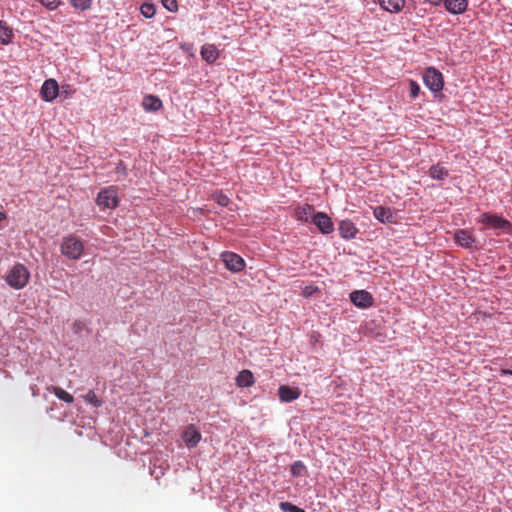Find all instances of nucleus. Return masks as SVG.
Listing matches in <instances>:
<instances>
[{"instance_id": "nucleus-3", "label": "nucleus", "mask_w": 512, "mask_h": 512, "mask_svg": "<svg viewBox=\"0 0 512 512\" xmlns=\"http://www.w3.org/2000/svg\"><path fill=\"white\" fill-rule=\"evenodd\" d=\"M29 271L23 264H16L8 272L6 282L14 289H22L29 281Z\"/></svg>"}, {"instance_id": "nucleus-15", "label": "nucleus", "mask_w": 512, "mask_h": 512, "mask_svg": "<svg viewBox=\"0 0 512 512\" xmlns=\"http://www.w3.org/2000/svg\"><path fill=\"white\" fill-rule=\"evenodd\" d=\"M236 385L240 388H248L254 385V375L250 370L244 369L240 371L235 379Z\"/></svg>"}, {"instance_id": "nucleus-7", "label": "nucleus", "mask_w": 512, "mask_h": 512, "mask_svg": "<svg viewBox=\"0 0 512 512\" xmlns=\"http://www.w3.org/2000/svg\"><path fill=\"white\" fill-rule=\"evenodd\" d=\"M41 98L46 102H52L59 95V85L55 79H47L40 90Z\"/></svg>"}, {"instance_id": "nucleus-9", "label": "nucleus", "mask_w": 512, "mask_h": 512, "mask_svg": "<svg viewBox=\"0 0 512 512\" xmlns=\"http://www.w3.org/2000/svg\"><path fill=\"white\" fill-rule=\"evenodd\" d=\"M312 222L317 226L323 234H329L333 231L334 226L331 218L324 212H317L312 217Z\"/></svg>"}, {"instance_id": "nucleus-14", "label": "nucleus", "mask_w": 512, "mask_h": 512, "mask_svg": "<svg viewBox=\"0 0 512 512\" xmlns=\"http://www.w3.org/2000/svg\"><path fill=\"white\" fill-rule=\"evenodd\" d=\"M142 107L147 112H156L162 108V101L155 95H146L142 101Z\"/></svg>"}, {"instance_id": "nucleus-28", "label": "nucleus", "mask_w": 512, "mask_h": 512, "mask_svg": "<svg viewBox=\"0 0 512 512\" xmlns=\"http://www.w3.org/2000/svg\"><path fill=\"white\" fill-rule=\"evenodd\" d=\"M72 6L81 10H87L90 8L92 0H70Z\"/></svg>"}, {"instance_id": "nucleus-10", "label": "nucleus", "mask_w": 512, "mask_h": 512, "mask_svg": "<svg viewBox=\"0 0 512 512\" xmlns=\"http://www.w3.org/2000/svg\"><path fill=\"white\" fill-rule=\"evenodd\" d=\"M182 439L185 443V445L191 449L197 446V444L201 440V433L199 430L193 425L190 424L186 427V429L183 432Z\"/></svg>"}, {"instance_id": "nucleus-8", "label": "nucleus", "mask_w": 512, "mask_h": 512, "mask_svg": "<svg viewBox=\"0 0 512 512\" xmlns=\"http://www.w3.org/2000/svg\"><path fill=\"white\" fill-rule=\"evenodd\" d=\"M351 302L362 309L369 308L373 305V297L366 290H355L350 293Z\"/></svg>"}, {"instance_id": "nucleus-19", "label": "nucleus", "mask_w": 512, "mask_h": 512, "mask_svg": "<svg viewBox=\"0 0 512 512\" xmlns=\"http://www.w3.org/2000/svg\"><path fill=\"white\" fill-rule=\"evenodd\" d=\"M382 9L390 13L400 12L404 5L405 0H378Z\"/></svg>"}, {"instance_id": "nucleus-25", "label": "nucleus", "mask_w": 512, "mask_h": 512, "mask_svg": "<svg viewBox=\"0 0 512 512\" xmlns=\"http://www.w3.org/2000/svg\"><path fill=\"white\" fill-rule=\"evenodd\" d=\"M306 471V466L301 461H296L291 466V474L295 477L302 476Z\"/></svg>"}, {"instance_id": "nucleus-24", "label": "nucleus", "mask_w": 512, "mask_h": 512, "mask_svg": "<svg viewBox=\"0 0 512 512\" xmlns=\"http://www.w3.org/2000/svg\"><path fill=\"white\" fill-rule=\"evenodd\" d=\"M140 11L145 18H152L156 13V8L152 3H143L140 7Z\"/></svg>"}, {"instance_id": "nucleus-6", "label": "nucleus", "mask_w": 512, "mask_h": 512, "mask_svg": "<svg viewBox=\"0 0 512 512\" xmlns=\"http://www.w3.org/2000/svg\"><path fill=\"white\" fill-rule=\"evenodd\" d=\"M221 260L225 264V267L233 273L241 272L246 265L244 259L234 252H223L221 254Z\"/></svg>"}, {"instance_id": "nucleus-17", "label": "nucleus", "mask_w": 512, "mask_h": 512, "mask_svg": "<svg viewBox=\"0 0 512 512\" xmlns=\"http://www.w3.org/2000/svg\"><path fill=\"white\" fill-rule=\"evenodd\" d=\"M374 217L383 223H393L394 222V214L392 210L388 207L377 206L373 211Z\"/></svg>"}, {"instance_id": "nucleus-1", "label": "nucleus", "mask_w": 512, "mask_h": 512, "mask_svg": "<svg viewBox=\"0 0 512 512\" xmlns=\"http://www.w3.org/2000/svg\"><path fill=\"white\" fill-rule=\"evenodd\" d=\"M60 251L67 258L78 260L83 254L84 244L79 238L69 235L63 238Z\"/></svg>"}, {"instance_id": "nucleus-11", "label": "nucleus", "mask_w": 512, "mask_h": 512, "mask_svg": "<svg viewBox=\"0 0 512 512\" xmlns=\"http://www.w3.org/2000/svg\"><path fill=\"white\" fill-rule=\"evenodd\" d=\"M301 391L298 388H292L287 385H281L278 389V396L282 402H292L298 399Z\"/></svg>"}, {"instance_id": "nucleus-16", "label": "nucleus", "mask_w": 512, "mask_h": 512, "mask_svg": "<svg viewBox=\"0 0 512 512\" xmlns=\"http://www.w3.org/2000/svg\"><path fill=\"white\" fill-rule=\"evenodd\" d=\"M314 214V206L310 204H305L295 209V217L301 222H308L310 219L312 220Z\"/></svg>"}, {"instance_id": "nucleus-20", "label": "nucleus", "mask_w": 512, "mask_h": 512, "mask_svg": "<svg viewBox=\"0 0 512 512\" xmlns=\"http://www.w3.org/2000/svg\"><path fill=\"white\" fill-rule=\"evenodd\" d=\"M339 233L341 237L345 239H351L355 237L357 233V228L354 223L350 220H343L339 225Z\"/></svg>"}, {"instance_id": "nucleus-30", "label": "nucleus", "mask_w": 512, "mask_h": 512, "mask_svg": "<svg viewBox=\"0 0 512 512\" xmlns=\"http://www.w3.org/2000/svg\"><path fill=\"white\" fill-rule=\"evenodd\" d=\"M409 90H410V97L412 99H416L419 96L420 93V86L418 83L414 80L409 81Z\"/></svg>"}, {"instance_id": "nucleus-33", "label": "nucleus", "mask_w": 512, "mask_h": 512, "mask_svg": "<svg viewBox=\"0 0 512 512\" xmlns=\"http://www.w3.org/2000/svg\"><path fill=\"white\" fill-rule=\"evenodd\" d=\"M317 288H313V287H306L304 290H303V295L304 296H310L313 291H315Z\"/></svg>"}, {"instance_id": "nucleus-22", "label": "nucleus", "mask_w": 512, "mask_h": 512, "mask_svg": "<svg viewBox=\"0 0 512 512\" xmlns=\"http://www.w3.org/2000/svg\"><path fill=\"white\" fill-rule=\"evenodd\" d=\"M47 390H48V391H50V392H52V393H54V395H55L58 399H60V400H62V401H64V402H66V403H72V402L74 401V397H73L70 393L66 392L64 389H62V388H60V387H57V386H49V387L47 388Z\"/></svg>"}, {"instance_id": "nucleus-29", "label": "nucleus", "mask_w": 512, "mask_h": 512, "mask_svg": "<svg viewBox=\"0 0 512 512\" xmlns=\"http://www.w3.org/2000/svg\"><path fill=\"white\" fill-rule=\"evenodd\" d=\"M39 2L49 10H55L62 4L61 0H39Z\"/></svg>"}, {"instance_id": "nucleus-31", "label": "nucleus", "mask_w": 512, "mask_h": 512, "mask_svg": "<svg viewBox=\"0 0 512 512\" xmlns=\"http://www.w3.org/2000/svg\"><path fill=\"white\" fill-rule=\"evenodd\" d=\"M161 3L163 7L170 12H176L178 9V4L176 0H161Z\"/></svg>"}, {"instance_id": "nucleus-32", "label": "nucleus", "mask_w": 512, "mask_h": 512, "mask_svg": "<svg viewBox=\"0 0 512 512\" xmlns=\"http://www.w3.org/2000/svg\"><path fill=\"white\" fill-rule=\"evenodd\" d=\"M214 199L220 206L223 207H226L230 202L229 198L223 193H216L214 195Z\"/></svg>"}, {"instance_id": "nucleus-12", "label": "nucleus", "mask_w": 512, "mask_h": 512, "mask_svg": "<svg viewBox=\"0 0 512 512\" xmlns=\"http://www.w3.org/2000/svg\"><path fill=\"white\" fill-rule=\"evenodd\" d=\"M454 239L457 244L464 248H472L476 242L472 232L465 229L458 230L454 235Z\"/></svg>"}, {"instance_id": "nucleus-5", "label": "nucleus", "mask_w": 512, "mask_h": 512, "mask_svg": "<svg viewBox=\"0 0 512 512\" xmlns=\"http://www.w3.org/2000/svg\"><path fill=\"white\" fill-rule=\"evenodd\" d=\"M423 81L425 85L433 92L441 91L444 85L442 74L433 67H429L425 70Z\"/></svg>"}, {"instance_id": "nucleus-27", "label": "nucleus", "mask_w": 512, "mask_h": 512, "mask_svg": "<svg viewBox=\"0 0 512 512\" xmlns=\"http://www.w3.org/2000/svg\"><path fill=\"white\" fill-rule=\"evenodd\" d=\"M279 507L284 512H305L304 509L290 503V502H281Z\"/></svg>"}, {"instance_id": "nucleus-18", "label": "nucleus", "mask_w": 512, "mask_h": 512, "mask_svg": "<svg viewBox=\"0 0 512 512\" xmlns=\"http://www.w3.org/2000/svg\"><path fill=\"white\" fill-rule=\"evenodd\" d=\"M200 54H201L202 59L210 64L214 63L219 56L218 49L213 44L203 45L201 48Z\"/></svg>"}, {"instance_id": "nucleus-23", "label": "nucleus", "mask_w": 512, "mask_h": 512, "mask_svg": "<svg viewBox=\"0 0 512 512\" xmlns=\"http://www.w3.org/2000/svg\"><path fill=\"white\" fill-rule=\"evenodd\" d=\"M429 175L436 180H443L448 176V170L440 164L433 165L429 170Z\"/></svg>"}, {"instance_id": "nucleus-34", "label": "nucleus", "mask_w": 512, "mask_h": 512, "mask_svg": "<svg viewBox=\"0 0 512 512\" xmlns=\"http://www.w3.org/2000/svg\"><path fill=\"white\" fill-rule=\"evenodd\" d=\"M426 3H430L433 6H439L443 0H423Z\"/></svg>"}, {"instance_id": "nucleus-2", "label": "nucleus", "mask_w": 512, "mask_h": 512, "mask_svg": "<svg viewBox=\"0 0 512 512\" xmlns=\"http://www.w3.org/2000/svg\"><path fill=\"white\" fill-rule=\"evenodd\" d=\"M479 222L484 225V229L500 230L506 234L512 231L511 222L496 214L482 213Z\"/></svg>"}, {"instance_id": "nucleus-21", "label": "nucleus", "mask_w": 512, "mask_h": 512, "mask_svg": "<svg viewBox=\"0 0 512 512\" xmlns=\"http://www.w3.org/2000/svg\"><path fill=\"white\" fill-rule=\"evenodd\" d=\"M13 36L12 29L7 25L6 22L0 20V43L7 45L11 42Z\"/></svg>"}, {"instance_id": "nucleus-13", "label": "nucleus", "mask_w": 512, "mask_h": 512, "mask_svg": "<svg viewBox=\"0 0 512 512\" xmlns=\"http://www.w3.org/2000/svg\"><path fill=\"white\" fill-rule=\"evenodd\" d=\"M446 10L454 15L462 14L468 6L467 0H443Z\"/></svg>"}, {"instance_id": "nucleus-35", "label": "nucleus", "mask_w": 512, "mask_h": 512, "mask_svg": "<svg viewBox=\"0 0 512 512\" xmlns=\"http://www.w3.org/2000/svg\"><path fill=\"white\" fill-rule=\"evenodd\" d=\"M501 375H512V370L509 369H502Z\"/></svg>"}, {"instance_id": "nucleus-4", "label": "nucleus", "mask_w": 512, "mask_h": 512, "mask_svg": "<svg viewBox=\"0 0 512 512\" xmlns=\"http://www.w3.org/2000/svg\"><path fill=\"white\" fill-rule=\"evenodd\" d=\"M96 201L100 207L107 209L116 208L119 202L117 190L112 186L101 190Z\"/></svg>"}, {"instance_id": "nucleus-26", "label": "nucleus", "mask_w": 512, "mask_h": 512, "mask_svg": "<svg viewBox=\"0 0 512 512\" xmlns=\"http://www.w3.org/2000/svg\"><path fill=\"white\" fill-rule=\"evenodd\" d=\"M84 399L92 404L94 407H100L102 405V401L99 400L97 395L93 390H89L87 394L84 396Z\"/></svg>"}]
</instances>
